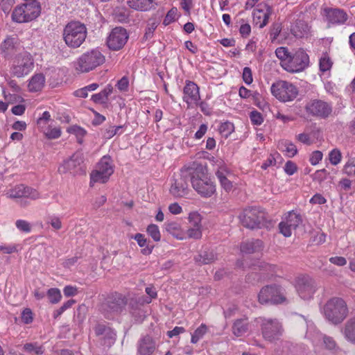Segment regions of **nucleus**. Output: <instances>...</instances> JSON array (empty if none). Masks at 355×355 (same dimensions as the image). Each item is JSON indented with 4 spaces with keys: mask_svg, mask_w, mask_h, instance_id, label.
Returning a JSON list of instances; mask_svg holds the SVG:
<instances>
[{
    "mask_svg": "<svg viewBox=\"0 0 355 355\" xmlns=\"http://www.w3.org/2000/svg\"><path fill=\"white\" fill-rule=\"evenodd\" d=\"M87 35L85 25L80 21L69 22L63 31V39L70 48L76 49L85 42Z\"/></svg>",
    "mask_w": 355,
    "mask_h": 355,
    "instance_id": "nucleus-1",
    "label": "nucleus"
},
{
    "mask_svg": "<svg viewBox=\"0 0 355 355\" xmlns=\"http://www.w3.org/2000/svg\"><path fill=\"white\" fill-rule=\"evenodd\" d=\"M258 300L262 304H279L288 302L285 288L276 284L263 287L258 295Z\"/></svg>",
    "mask_w": 355,
    "mask_h": 355,
    "instance_id": "nucleus-2",
    "label": "nucleus"
},
{
    "mask_svg": "<svg viewBox=\"0 0 355 355\" xmlns=\"http://www.w3.org/2000/svg\"><path fill=\"white\" fill-rule=\"evenodd\" d=\"M324 311L327 319L336 324L347 317L348 309L346 302L342 298L333 297L326 303Z\"/></svg>",
    "mask_w": 355,
    "mask_h": 355,
    "instance_id": "nucleus-3",
    "label": "nucleus"
},
{
    "mask_svg": "<svg viewBox=\"0 0 355 355\" xmlns=\"http://www.w3.org/2000/svg\"><path fill=\"white\" fill-rule=\"evenodd\" d=\"M195 173V165L184 167L179 175L174 179L170 188V193L175 198H182L189 193L188 182H191L192 175Z\"/></svg>",
    "mask_w": 355,
    "mask_h": 355,
    "instance_id": "nucleus-4",
    "label": "nucleus"
},
{
    "mask_svg": "<svg viewBox=\"0 0 355 355\" xmlns=\"http://www.w3.org/2000/svg\"><path fill=\"white\" fill-rule=\"evenodd\" d=\"M127 304L126 299L119 293L107 296L100 304L99 311L107 319H112L120 313Z\"/></svg>",
    "mask_w": 355,
    "mask_h": 355,
    "instance_id": "nucleus-5",
    "label": "nucleus"
},
{
    "mask_svg": "<svg viewBox=\"0 0 355 355\" xmlns=\"http://www.w3.org/2000/svg\"><path fill=\"white\" fill-rule=\"evenodd\" d=\"M105 60V56L100 51L93 49L79 57L76 62V69L81 73H87L103 64Z\"/></svg>",
    "mask_w": 355,
    "mask_h": 355,
    "instance_id": "nucleus-6",
    "label": "nucleus"
},
{
    "mask_svg": "<svg viewBox=\"0 0 355 355\" xmlns=\"http://www.w3.org/2000/svg\"><path fill=\"white\" fill-rule=\"evenodd\" d=\"M41 12L39 2L33 0L28 3L17 6L12 12V19L14 21L24 23L35 19Z\"/></svg>",
    "mask_w": 355,
    "mask_h": 355,
    "instance_id": "nucleus-7",
    "label": "nucleus"
},
{
    "mask_svg": "<svg viewBox=\"0 0 355 355\" xmlns=\"http://www.w3.org/2000/svg\"><path fill=\"white\" fill-rule=\"evenodd\" d=\"M191 184L193 188L202 197H210L216 191L214 182L205 175L201 168L197 167H195V173L192 175Z\"/></svg>",
    "mask_w": 355,
    "mask_h": 355,
    "instance_id": "nucleus-8",
    "label": "nucleus"
},
{
    "mask_svg": "<svg viewBox=\"0 0 355 355\" xmlns=\"http://www.w3.org/2000/svg\"><path fill=\"white\" fill-rule=\"evenodd\" d=\"M239 219L241 224L248 229L261 228L265 220V214L259 208L249 207L240 214Z\"/></svg>",
    "mask_w": 355,
    "mask_h": 355,
    "instance_id": "nucleus-9",
    "label": "nucleus"
},
{
    "mask_svg": "<svg viewBox=\"0 0 355 355\" xmlns=\"http://www.w3.org/2000/svg\"><path fill=\"white\" fill-rule=\"evenodd\" d=\"M271 92L279 100L286 102L293 101L297 97L298 89L289 82L279 80L272 85Z\"/></svg>",
    "mask_w": 355,
    "mask_h": 355,
    "instance_id": "nucleus-10",
    "label": "nucleus"
},
{
    "mask_svg": "<svg viewBox=\"0 0 355 355\" xmlns=\"http://www.w3.org/2000/svg\"><path fill=\"white\" fill-rule=\"evenodd\" d=\"M33 67V60L31 55L27 52L21 53L13 62L11 74L13 76L21 78L29 73Z\"/></svg>",
    "mask_w": 355,
    "mask_h": 355,
    "instance_id": "nucleus-11",
    "label": "nucleus"
},
{
    "mask_svg": "<svg viewBox=\"0 0 355 355\" xmlns=\"http://www.w3.org/2000/svg\"><path fill=\"white\" fill-rule=\"evenodd\" d=\"M306 113L319 119H327L331 115L332 105L320 99L311 100L305 106Z\"/></svg>",
    "mask_w": 355,
    "mask_h": 355,
    "instance_id": "nucleus-12",
    "label": "nucleus"
},
{
    "mask_svg": "<svg viewBox=\"0 0 355 355\" xmlns=\"http://www.w3.org/2000/svg\"><path fill=\"white\" fill-rule=\"evenodd\" d=\"M113 172L110 157L104 156L98 162L97 168L91 173V182L105 183Z\"/></svg>",
    "mask_w": 355,
    "mask_h": 355,
    "instance_id": "nucleus-13",
    "label": "nucleus"
},
{
    "mask_svg": "<svg viewBox=\"0 0 355 355\" xmlns=\"http://www.w3.org/2000/svg\"><path fill=\"white\" fill-rule=\"evenodd\" d=\"M309 64V57L304 50L299 49L294 53H291L285 70L291 73L303 71Z\"/></svg>",
    "mask_w": 355,
    "mask_h": 355,
    "instance_id": "nucleus-14",
    "label": "nucleus"
},
{
    "mask_svg": "<svg viewBox=\"0 0 355 355\" xmlns=\"http://www.w3.org/2000/svg\"><path fill=\"white\" fill-rule=\"evenodd\" d=\"M129 35L122 27H116L112 30L107 38V45L112 51L121 49L128 42Z\"/></svg>",
    "mask_w": 355,
    "mask_h": 355,
    "instance_id": "nucleus-15",
    "label": "nucleus"
},
{
    "mask_svg": "<svg viewBox=\"0 0 355 355\" xmlns=\"http://www.w3.org/2000/svg\"><path fill=\"white\" fill-rule=\"evenodd\" d=\"M262 334L265 339L272 341L282 334L283 329L277 319H263L261 322Z\"/></svg>",
    "mask_w": 355,
    "mask_h": 355,
    "instance_id": "nucleus-16",
    "label": "nucleus"
},
{
    "mask_svg": "<svg viewBox=\"0 0 355 355\" xmlns=\"http://www.w3.org/2000/svg\"><path fill=\"white\" fill-rule=\"evenodd\" d=\"M296 290L301 298L311 299L316 291L315 282L308 275L299 277L296 280Z\"/></svg>",
    "mask_w": 355,
    "mask_h": 355,
    "instance_id": "nucleus-17",
    "label": "nucleus"
},
{
    "mask_svg": "<svg viewBox=\"0 0 355 355\" xmlns=\"http://www.w3.org/2000/svg\"><path fill=\"white\" fill-rule=\"evenodd\" d=\"M6 195L9 198H30L33 200H36L41 198L40 192L35 189L24 184L16 185L15 187L9 189Z\"/></svg>",
    "mask_w": 355,
    "mask_h": 355,
    "instance_id": "nucleus-18",
    "label": "nucleus"
},
{
    "mask_svg": "<svg viewBox=\"0 0 355 355\" xmlns=\"http://www.w3.org/2000/svg\"><path fill=\"white\" fill-rule=\"evenodd\" d=\"M94 330L98 342L105 348H110L114 344L116 334L114 329L104 324H97Z\"/></svg>",
    "mask_w": 355,
    "mask_h": 355,
    "instance_id": "nucleus-19",
    "label": "nucleus"
},
{
    "mask_svg": "<svg viewBox=\"0 0 355 355\" xmlns=\"http://www.w3.org/2000/svg\"><path fill=\"white\" fill-rule=\"evenodd\" d=\"M323 15L328 24L331 25L344 24L348 19L346 12L338 8H325Z\"/></svg>",
    "mask_w": 355,
    "mask_h": 355,
    "instance_id": "nucleus-20",
    "label": "nucleus"
},
{
    "mask_svg": "<svg viewBox=\"0 0 355 355\" xmlns=\"http://www.w3.org/2000/svg\"><path fill=\"white\" fill-rule=\"evenodd\" d=\"M183 101L187 104L188 107L197 105L200 99L199 87L193 81L187 80L183 89Z\"/></svg>",
    "mask_w": 355,
    "mask_h": 355,
    "instance_id": "nucleus-21",
    "label": "nucleus"
},
{
    "mask_svg": "<svg viewBox=\"0 0 355 355\" xmlns=\"http://www.w3.org/2000/svg\"><path fill=\"white\" fill-rule=\"evenodd\" d=\"M272 12V8L267 3H260L253 11V22L262 28L268 23V19Z\"/></svg>",
    "mask_w": 355,
    "mask_h": 355,
    "instance_id": "nucleus-22",
    "label": "nucleus"
},
{
    "mask_svg": "<svg viewBox=\"0 0 355 355\" xmlns=\"http://www.w3.org/2000/svg\"><path fill=\"white\" fill-rule=\"evenodd\" d=\"M19 48V42L16 37H7L0 44V53L5 58L11 57Z\"/></svg>",
    "mask_w": 355,
    "mask_h": 355,
    "instance_id": "nucleus-23",
    "label": "nucleus"
},
{
    "mask_svg": "<svg viewBox=\"0 0 355 355\" xmlns=\"http://www.w3.org/2000/svg\"><path fill=\"white\" fill-rule=\"evenodd\" d=\"M83 162L80 154L75 153L69 159L64 161L59 167L58 171L61 173H71L78 166Z\"/></svg>",
    "mask_w": 355,
    "mask_h": 355,
    "instance_id": "nucleus-24",
    "label": "nucleus"
},
{
    "mask_svg": "<svg viewBox=\"0 0 355 355\" xmlns=\"http://www.w3.org/2000/svg\"><path fill=\"white\" fill-rule=\"evenodd\" d=\"M241 251L245 254L259 252L263 249V243L259 239H251L241 243Z\"/></svg>",
    "mask_w": 355,
    "mask_h": 355,
    "instance_id": "nucleus-25",
    "label": "nucleus"
},
{
    "mask_svg": "<svg viewBox=\"0 0 355 355\" xmlns=\"http://www.w3.org/2000/svg\"><path fill=\"white\" fill-rule=\"evenodd\" d=\"M155 349V343L149 336L142 338L138 344V352L140 355H151Z\"/></svg>",
    "mask_w": 355,
    "mask_h": 355,
    "instance_id": "nucleus-26",
    "label": "nucleus"
},
{
    "mask_svg": "<svg viewBox=\"0 0 355 355\" xmlns=\"http://www.w3.org/2000/svg\"><path fill=\"white\" fill-rule=\"evenodd\" d=\"M230 175V172L225 166L220 167L216 172L221 187L226 191H230L232 189V182L228 179L227 176Z\"/></svg>",
    "mask_w": 355,
    "mask_h": 355,
    "instance_id": "nucleus-27",
    "label": "nucleus"
},
{
    "mask_svg": "<svg viewBox=\"0 0 355 355\" xmlns=\"http://www.w3.org/2000/svg\"><path fill=\"white\" fill-rule=\"evenodd\" d=\"M250 324L247 318L237 319L232 325V333L237 337L244 335L249 329Z\"/></svg>",
    "mask_w": 355,
    "mask_h": 355,
    "instance_id": "nucleus-28",
    "label": "nucleus"
},
{
    "mask_svg": "<svg viewBox=\"0 0 355 355\" xmlns=\"http://www.w3.org/2000/svg\"><path fill=\"white\" fill-rule=\"evenodd\" d=\"M291 33L296 37H303L309 31L308 24L303 20H297L291 26Z\"/></svg>",
    "mask_w": 355,
    "mask_h": 355,
    "instance_id": "nucleus-29",
    "label": "nucleus"
},
{
    "mask_svg": "<svg viewBox=\"0 0 355 355\" xmlns=\"http://www.w3.org/2000/svg\"><path fill=\"white\" fill-rule=\"evenodd\" d=\"M345 338L349 342L355 343V317L349 319L343 329Z\"/></svg>",
    "mask_w": 355,
    "mask_h": 355,
    "instance_id": "nucleus-30",
    "label": "nucleus"
},
{
    "mask_svg": "<svg viewBox=\"0 0 355 355\" xmlns=\"http://www.w3.org/2000/svg\"><path fill=\"white\" fill-rule=\"evenodd\" d=\"M45 83V78L42 73L34 75L29 81L28 87L30 92L40 91Z\"/></svg>",
    "mask_w": 355,
    "mask_h": 355,
    "instance_id": "nucleus-31",
    "label": "nucleus"
},
{
    "mask_svg": "<svg viewBox=\"0 0 355 355\" xmlns=\"http://www.w3.org/2000/svg\"><path fill=\"white\" fill-rule=\"evenodd\" d=\"M217 259L213 250H205L195 257V261L200 264H209Z\"/></svg>",
    "mask_w": 355,
    "mask_h": 355,
    "instance_id": "nucleus-32",
    "label": "nucleus"
},
{
    "mask_svg": "<svg viewBox=\"0 0 355 355\" xmlns=\"http://www.w3.org/2000/svg\"><path fill=\"white\" fill-rule=\"evenodd\" d=\"M134 239L137 241L138 245L143 248L141 253L144 255H148L151 254L153 245H149V242L145 238L144 235L140 233H137L134 236Z\"/></svg>",
    "mask_w": 355,
    "mask_h": 355,
    "instance_id": "nucleus-33",
    "label": "nucleus"
},
{
    "mask_svg": "<svg viewBox=\"0 0 355 355\" xmlns=\"http://www.w3.org/2000/svg\"><path fill=\"white\" fill-rule=\"evenodd\" d=\"M112 92L113 87L111 85H107L101 92L92 95V100L95 103H106L108 96L111 94Z\"/></svg>",
    "mask_w": 355,
    "mask_h": 355,
    "instance_id": "nucleus-34",
    "label": "nucleus"
},
{
    "mask_svg": "<svg viewBox=\"0 0 355 355\" xmlns=\"http://www.w3.org/2000/svg\"><path fill=\"white\" fill-rule=\"evenodd\" d=\"M153 1L154 0H130L128 3L135 10H148L151 8Z\"/></svg>",
    "mask_w": 355,
    "mask_h": 355,
    "instance_id": "nucleus-35",
    "label": "nucleus"
},
{
    "mask_svg": "<svg viewBox=\"0 0 355 355\" xmlns=\"http://www.w3.org/2000/svg\"><path fill=\"white\" fill-rule=\"evenodd\" d=\"M284 221L291 228L295 230L302 223V219L300 214L292 211L288 213Z\"/></svg>",
    "mask_w": 355,
    "mask_h": 355,
    "instance_id": "nucleus-36",
    "label": "nucleus"
},
{
    "mask_svg": "<svg viewBox=\"0 0 355 355\" xmlns=\"http://www.w3.org/2000/svg\"><path fill=\"white\" fill-rule=\"evenodd\" d=\"M277 57L280 60L281 66L285 69L286 64L288 62L291 52L286 47H279L275 50Z\"/></svg>",
    "mask_w": 355,
    "mask_h": 355,
    "instance_id": "nucleus-37",
    "label": "nucleus"
},
{
    "mask_svg": "<svg viewBox=\"0 0 355 355\" xmlns=\"http://www.w3.org/2000/svg\"><path fill=\"white\" fill-rule=\"evenodd\" d=\"M333 62L328 55L327 53H323L319 60L320 71L322 72H326L329 71L332 67Z\"/></svg>",
    "mask_w": 355,
    "mask_h": 355,
    "instance_id": "nucleus-38",
    "label": "nucleus"
},
{
    "mask_svg": "<svg viewBox=\"0 0 355 355\" xmlns=\"http://www.w3.org/2000/svg\"><path fill=\"white\" fill-rule=\"evenodd\" d=\"M46 295L51 304L58 303L62 298L60 291L56 288H51L49 289L46 292Z\"/></svg>",
    "mask_w": 355,
    "mask_h": 355,
    "instance_id": "nucleus-39",
    "label": "nucleus"
},
{
    "mask_svg": "<svg viewBox=\"0 0 355 355\" xmlns=\"http://www.w3.org/2000/svg\"><path fill=\"white\" fill-rule=\"evenodd\" d=\"M207 331V327L205 324H202L198 328H197L193 334L191 335V342L192 343H197L198 341L202 338V336L206 334Z\"/></svg>",
    "mask_w": 355,
    "mask_h": 355,
    "instance_id": "nucleus-40",
    "label": "nucleus"
},
{
    "mask_svg": "<svg viewBox=\"0 0 355 355\" xmlns=\"http://www.w3.org/2000/svg\"><path fill=\"white\" fill-rule=\"evenodd\" d=\"M147 232L155 241H160L161 234L157 225L155 224L149 225L147 227Z\"/></svg>",
    "mask_w": 355,
    "mask_h": 355,
    "instance_id": "nucleus-41",
    "label": "nucleus"
},
{
    "mask_svg": "<svg viewBox=\"0 0 355 355\" xmlns=\"http://www.w3.org/2000/svg\"><path fill=\"white\" fill-rule=\"evenodd\" d=\"M189 226L193 227H202L201 226V216L196 211L191 212L188 217Z\"/></svg>",
    "mask_w": 355,
    "mask_h": 355,
    "instance_id": "nucleus-42",
    "label": "nucleus"
},
{
    "mask_svg": "<svg viewBox=\"0 0 355 355\" xmlns=\"http://www.w3.org/2000/svg\"><path fill=\"white\" fill-rule=\"evenodd\" d=\"M341 152L337 148L332 150L329 154V162L334 166L338 164L341 161Z\"/></svg>",
    "mask_w": 355,
    "mask_h": 355,
    "instance_id": "nucleus-43",
    "label": "nucleus"
},
{
    "mask_svg": "<svg viewBox=\"0 0 355 355\" xmlns=\"http://www.w3.org/2000/svg\"><path fill=\"white\" fill-rule=\"evenodd\" d=\"M323 343L324 347L329 349V350H334L335 352H337L339 348L337 347L336 343L333 338L323 335L322 336Z\"/></svg>",
    "mask_w": 355,
    "mask_h": 355,
    "instance_id": "nucleus-44",
    "label": "nucleus"
},
{
    "mask_svg": "<svg viewBox=\"0 0 355 355\" xmlns=\"http://www.w3.org/2000/svg\"><path fill=\"white\" fill-rule=\"evenodd\" d=\"M69 132L74 134L77 138V141L82 144L83 139L86 134V131L83 128L79 126H73L69 129Z\"/></svg>",
    "mask_w": 355,
    "mask_h": 355,
    "instance_id": "nucleus-45",
    "label": "nucleus"
},
{
    "mask_svg": "<svg viewBox=\"0 0 355 355\" xmlns=\"http://www.w3.org/2000/svg\"><path fill=\"white\" fill-rule=\"evenodd\" d=\"M187 234L191 239H200L202 236L201 227L189 226L187 231Z\"/></svg>",
    "mask_w": 355,
    "mask_h": 355,
    "instance_id": "nucleus-46",
    "label": "nucleus"
},
{
    "mask_svg": "<svg viewBox=\"0 0 355 355\" xmlns=\"http://www.w3.org/2000/svg\"><path fill=\"white\" fill-rule=\"evenodd\" d=\"M166 230L173 234V236L178 235V232L180 230V225L178 223L175 221L168 222L166 224Z\"/></svg>",
    "mask_w": 355,
    "mask_h": 355,
    "instance_id": "nucleus-47",
    "label": "nucleus"
},
{
    "mask_svg": "<svg viewBox=\"0 0 355 355\" xmlns=\"http://www.w3.org/2000/svg\"><path fill=\"white\" fill-rule=\"evenodd\" d=\"M24 349L28 352H34L35 354H42L44 352L43 347L37 344L26 343L24 345Z\"/></svg>",
    "mask_w": 355,
    "mask_h": 355,
    "instance_id": "nucleus-48",
    "label": "nucleus"
},
{
    "mask_svg": "<svg viewBox=\"0 0 355 355\" xmlns=\"http://www.w3.org/2000/svg\"><path fill=\"white\" fill-rule=\"evenodd\" d=\"M15 225L19 231L23 232L28 233L31 230V224L25 220H17L15 222Z\"/></svg>",
    "mask_w": 355,
    "mask_h": 355,
    "instance_id": "nucleus-49",
    "label": "nucleus"
},
{
    "mask_svg": "<svg viewBox=\"0 0 355 355\" xmlns=\"http://www.w3.org/2000/svg\"><path fill=\"white\" fill-rule=\"evenodd\" d=\"M220 132L225 137H228L234 130V125L230 122L222 123L219 128Z\"/></svg>",
    "mask_w": 355,
    "mask_h": 355,
    "instance_id": "nucleus-50",
    "label": "nucleus"
},
{
    "mask_svg": "<svg viewBox=\"0 0 355 355\" xmlns=\"http://www.w3.org/2000/svg\"><path fill=\"white\" fill-rule=\"evenodd\" d=\"M239 23L241 24L239 32L242 37H247L249 36L251 32V27L250 24L245 22L243 19H240Z\"/></svg>",
    "mask_w": 355,
    "mask_h": 355,
    "instance_id": "nucleus-51",
    "label": "nucleus"
},
{
    "mask_svg": "<svg viewBox=\"0 0 355 355\" xmlns=\"http://www.w3.org/2000/svg\"><path fill=\"white\" fill-rule=\"evenodd\" d=\"M250 120H251L252 123L254 125H259L263 121V119L262 114L260 112H259L258 111H256V110L252 111L250 112Z\"/></svg>",
    "mask_w": 355,
    "mask_h": 355,
    "instance_id": "nucleus-52",
    "label": "nucleus"
},
{
    "mask_svg": "<svg viewBox=\"0 0 355 355\" xmlns=\"http://www.w3.org/2000/svg\"><path fill=\"white\" fill-rule=\"evenodd\" d=\"M279 229L280 233L286 237L291 236L292 234V230H293L291 227L288 226V224H286V222L284 220L279 224Z\"/></svg>",
    "mask_w": 355,
    "mask_h": 355,
    "instance_id": "nucleus-53",
    "label": "nucleus"
},
{
    "mask_svg": "<svg viewBox=\"0 0 355 355\" xmlns=\"http://www.w3.org/2000/svg\"><path fill=\"white\" fill-rule=\"evenodd\" d=\"M123 128L122 125L112 126L106 130L105 137L107 139L113 137L117 134H121L120 130Z\"/></svg>",
    "mask_w": 355,
    "mask_h": 355,
    "instance_id": "nucleus-54",
    "label": "nucleus"
},
{
    "mask_svg": "<svg viewBox=\"0 0 355 355\" xmlns=\"http://www.w3.org/2000/svg\"><path fill=\"white\" fill-rule=\"evenodd\" d=\"M284 147L285 149L284 150L286 152L288 157H292L297 153V147L292 143L286 142Z\"/></svg>",
    "mask_w": 355,
    "mask_h": 355,
    "instance_id": "nucleus-55",
    "label": "nucleus"
},
{
    "mask_svg": "<svg viewBox=\"0 0 355 355\" xmlns=\"http://www.w3.org/2000/svg\"><path fill=\"white\" fill-rule=\"evenodd\" d=\"M33 313L30 309H25L21 313V320L25 324H30L33 322Z\"/></svg>",
    "mask_w": 355,
    "mask_h": 355,
    "instance_id": "nucleus-56",
    "label": "nucleus"
},
{
    "mask_svg": "<svg viewBox=\"0 0 355 355\" xmlns=\"http://www.w3.org/2000/svg\"><path fill=\"white\" fill-rule=\"evenodd\" d=\"M157 26V23L156 21H153L151 23L149 21L144 37L146 40L151 38L153 35V32L156 29Z\"/></svg>",
    "mask_w": 355,
    "mask_h": 355,
    "instance_id": "nucleus-57",
    "label": "nucleus"
},
{
    "mask_svg": "<svg viewBox=\"0 0 355 355\" xmlns=\"http://www.w3.org/2000/svg\"><path fill=\"white\" fill-rule=\"evenodd\" d=\"M243 81L248 85H250L252 83V81H253L252 73V70L250 67H245L243 69Z\"/></svg>",
    "mask_w": 355,
    "mask_h": 355,
    "instance_id": "nucleus-58",
    "label": "nucleus"
},
{
    "mask_svg": "<svg viewBox=\"0 0 355 355\" xmlns=\"http://www.w3.org/2000/svg\"><path fill=\"white\" fill-rule=\"evenodd\" d=\"M44 135L48 139H57L60 137L61 131L60 128H54L48 130L46 132H44Z\"/></svg>",
    "mask_w": 355,
    "mask_h": 355,
    "instance_id": "nucleus-59",
    "label": "nucleus"
},
{
    "mask_svg": "<svg viewBox=\"0 0 355 355\" xmlns=\"http://www.w3.org/2000/svg\"><path fill=\"white\" fill-rule=\"evenodd\" d=\"M87 307L85 304H80L78 306L76 310V318L79 322H83L86 315Z\"/></svg>",
    "mask_w": 355,
    "mask_h": 355,
    "instance_id": "nucleus-60",
    "label": "nucleus"
},
{
    "mask_svg": "<svg viewBox=\"0 0 355 355\" xmlns=\"http://www.w3.org/2000/svg\"><path fill=\"white\" fill-rule=\"evenodd\" d=\"M297 169L296 164L291 161H288L285 164L284 171L289 175H293L297 171Z\"/></svg>",
    "mask_w": 355,
    "mask_h": 355,
    "instance_id": "nucleus-61",
    "label": "nucleus"
},
{
    "mask_svg": "<svg viewBox=\"0 0 355 355\" xmlns=\"http://www.w3.org/2000/svg\"><path fill=\"white\" fill-rule=\"evenodd\" d=\"M322 159V153L321 151L315 150L311 155L309 161L312 165L318 164Z\"/></svg>",
    "mask_w": 355,
    "mask_h": 355,
    "instance_id": "nucleus-62",
    "label": "nucleus"
},
{
    "mask_svg": "<svg viewBox=\"0 0 355 355\" xmlns=\"http://www.w3.org/2000/svg\"><path fill=\"white\" fill-rule=\"evenodd\" d=\"M343 172L348 175H355V164L353 161H348L344 166Z\"/></svg>",
    "mask_w": 355,
    "mask_h": 355,
    "instance_id": "nucleus-63",
    "label": "nucleus"
},
{
    "mask_svg": "<svg viewBox=\"0 0 355 355\" xmlns=\"http://www.w3.org/2000/svg\"><path fill=\"white\" fill-rule=\"evenodd\" d=\"M129 86V80L126 76H123L121 78L116 84L117 88L122 92H125L128 90Z\"/></svg>",
    "mask_w": 355,
    "mask_h": 355,
    "instance_id": "nucleus-64",
    "label": "nucleus"
}]
</instances>
